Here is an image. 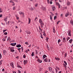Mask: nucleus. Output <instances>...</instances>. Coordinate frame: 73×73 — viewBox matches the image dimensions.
<instances>
[{
	"label": "nucleus",
	"mask_w": 73,
	"mask_h": 73,
	"mask_svg": "<svg viewBox=\"0 0 73 73\" xmlns=\"http://www.w3.org/2000/svg\"><path fill=\"white\" fill-rule=\"evenodd\" d=\"M67 5H70V2H68L67 3Z\"/></svg>",
	"instance_id": "37998d69"
},
{
	"label": "nucleus",
	"mask_w": 73,
	"mask_h": 73,
	"mask_svg": "<svg viewBox=\"0 0 73 73\" xmlns=\"http://www.w3.org/2000/svg\"><path fill=\"white\" fill-rule=\"evenodd\" d=\"M21 49H22V52H23V50H24V48L23 47H21Z\"/></svg>",
	"instance_id": "c756f323"
},
{
	"label": "nucleus",
	"mask_w": 73,
	"mask_h": 73,
	"mask_svg": "<svg viewBox=\"0 0 73 73\" xmlns=\"http://www.w3.org/2000/svg\"><path fill=\"white\" fill-rule=\"evenodd\" d=\"M13 10H16V7H14L13 8Z\"/></svg>",
	"instance_id": "4c0bfd02"
},
{
	"label": "nucleus",
	"mask_w": 73,
	"mask_h": 73,
	"mask_svg": "<svg viewBox=\"0 0 73 73\" xmlns=\"http://www.w3.org/2000/svg\"><path fill=\"white\" fill-rule=\"evenodd\" d=\"M43 35L44 36H46V34H45V33L43 34Z\"/></svg>",
	"instance_id": "4d7b16f0"
},
{
	"label": "nucleus",
	"mask_w": 73,
	"mask_h": 73,
	"mask_svg": "<svg viewBox=\"0 0 73 73\" xmlns=\"http://www.w3.org/2000/svg\"><path fill=\"white\" fill-rule=\"evenodd\" d=\"M19 14L20 15H24V13L22 12H19Z\"/></svg>",
	"instance_id": "4be33fe9"
},
{
	"label": "nucleus",
	"mask_w": 73,
	"mask_h": 73,
	"mask_svg": "<svg viewBox=\"0 0 73 73\" xmlns=\"http://www.w3.org/2000/svg\"><path fill=\"white\" fill-rule=\"evenodd\" d=\"M48 70L50 72H52V68L49 67L48 68Z\"/></svg>",
	"instance_id": "20e7f679"
},
{
	"label": "nucleus",
	"mask_w": 73,
	"mask_h": 73,
	"mask_svg": "<svg viewBox=\"0 0 73 73\" xmlns=\"http://www.w3.org/2000/svg\"><path fill=\"white\" fill-rule=\"evenodd\" d=\"M52 9L53 11H54V10H55V9H56V8H55V7H52Z\"/></svg>",
	"instance_id": "a878e982"
},
{
	"label": "nucleus",
	"mask_w": 73,
	"mask_h": 73,
	"mask_svg": "<svg viewBox=\"0 0 73 73\" xmlns=\"http://www.w3.org/2000/svg\"><path fill=\"white\" fill-rule=\"evenodd\" d=\"M39 23H42V21L41 19H39Z\"/></svg>",
	"instance_id": "aec40b11"
},
{
	"label": "nucleus",
	"mask_w": 73,
	"mask_h": 73,
	"mask_svg": "<svg viewBox=\"0 0 73 73\" xmlns=\"http://www.w3.org/2000/svg\"><path fill=\"white\" fill-rule=\"evenodd\" d=\"M50 19L51 20H52V16L51 15H50Z\"/></svg>",
	"instance_id": "393cba45"
},
{
	"label": "nucleus",
	"mask_w": 73,
	"mask_h": 73,
	"mask_svg": "<svg viewBox=\"0 0 73 73\" xmlns=\"http://www.w3.org/2000/svg\"><path fill=\"white\" fill-rule=\"evenodd\" d=\"M2 71L3 72H4V68H3L2 70Z\"/></svg>",
	"instance_id": "e2e57ef3"
},
{
	"label": "nucleus",
	"mask_w": 73,
	"mask_h": 73,
	"mask_svg": "<svg viewBox=\"0 0 73 73\" xmlns=\"http://www.w3.org/2000/svg\"><path fill=\"white\" fill-rule=\"evenodd\" d=\"M3 60H1L0 61V65H1V64H2V62Z\"/></svg>",
	"instance_id": "f704fd0d"
},
{
	"label": "nucleus",
	"mask_w": 73,
	"mask_h": 73,
	"mask_svg": "<svg viewBox=\"0 0 73 73\" xmlns=\"http://www.w3.org/2000/svg\"><path fill=\"white\" fill-rule=\"evenodd\" d=\"M68 15H69V12H68L67 13L65 14V17H68Z\"/></svg>",
	"instance_id": "423d86ee"
},
{
	"label": "nucleus",
	"mask_w": 73,
	"mask_h": 73,
	"mask_svg": "<svg viewBox=\"0 0 73 73\" xmlns=\"http://www.w3.org/2000/svg\"><path fill=\"white\" fill-rule=\"evenodd\" d=\"M67 33L69 36H72V35H71V31L70 30H68L67 31Z\"/></svg>",
	"instance_id": "f257e3e1"
},
{
	"label": "nucleus",
	"mask_w": 73,
	"mask_h": 73,
	"mask_svg": "<svg viewBox=\"0 0 73 73\" xmlns=\"http://www.w3.org/2000/svg\"><path fill=\"white\" fill-rule=\"evenodd\" d=\"M25 44H26V45H28V42H25Z\"/></svg>",
	"instance_id": "bf43d9fd"
},
{
	"label": "nucleus",
	"mask_w": 73,
	"mask_h": 73,
	"mask_svg": "<svg viewBox=\"0 0 73 73\" xmlns=\"http://www.w3.org/2000/svg\"><path fill=\"white\" fill-rule=\"evenodd\" d=\"M17 67L18 68H21V69H22V67L20 66V65H18L17 66Z\"/></svg>",
	"instance_id": "5701e85b"
},
{
	"label": "nucleus",
	"mask_w": 73,
	"mask_h": 73,
	"mask_svg": "<svg viewBox=\"0 0 73 73\" xmlns=\"http://www.w3.org/2000/svg\"><path fill=\"white\" fill-rule=\"evenodd\" d=\"M23 57L24 58H25L26 57V55L24 54L23 56Z\"/></svg>",
	"instance_id": "58836bf2"
},
{
	"label": "nucleus",
	"mask_w": 73,
	"mask_h": 73,
	"mask_svg": "<svg viewBox=\"0 0 73 73\" xmlns=\"http://www.w3.org/2000/svg\"><path fill=\"white\" fill-rule=\"evenodd\" d=\"M7 29H5V30H3V33H4V32H5V31H7Z\"/></svg>",
	"instance_id": "a19ab883"
},
{
	"label": "nucleus",
	"mask_w": 73,
	"mask_h": 73,
	"mask_svg": "<svg viewBox=\"0 0 73 73\" xmlns=\"http://www.w3.org/2000/svg\"><path fill=\"white\" fill-rule=\"evenodd\" d=\"M1 58H2V55H1V53H0V59H1Z\"/></svg>",
	"instance_id": "e433bc0d"
},
{
	"label": "nucleus",
	"mask_w": 73,
	"mask_h": 73,
	"mask_svg": "<svg viewBox=\"0 0 73 73\" xmlns=\"http://www.w3.org/2000/svg\"><path fill=\"white\" fill-rule=\"evenodd\" d=\"M10 45H12V46H15V45H16V43H11L10 44Z\"/></svg>",
	"instance_id": "0eeeda50"
},
{
	"label": "nucleus",
	"mask_w": 73,
	"mask_h": 73,
	"mask_svg": "<svg viewBox=\"0 0 73 73\" xmlns=\"http://www.w3.org/2000/svg\"><path fill=\"white\" fill-rule=\"evenodd\" d=\"M51 16H54V14H53V13L52 14H51Z\"/></svg>",
	"instance_id": "052dcab7"
},
{
	"label": "nucleus",
	"mask_w": 73,
	"mask_h": 73,
	"mask_svg": "<svg viewBox=\"0 0 73 73\" xmlns=\"http://www.w3.org/2000/svg\"><path fill=\"white\" fill-rule=\"evenodd\" d=\"M3 41H5V38H3Z\"/></svg>",
	"instance_id": "338daca9"
},
{
	"label": "nucleus",
	"mask_w": 73,
	"mask_h": 73,
	"mask_svg": "<svg viewBox=\"0 0 73 73\" xmlns=\"http://www.w3.org/2000/svg\"><path fill=\"white\" fill-rule=\"evenodd\" d=\"M70 23L72 25H73V21L71 19L70 21Z\"/></svg>",
	"instance_id": "1a4fd4ad"
},
{
	"label": "nucleus",
	"mask_w": 73,
	"mask_h": 73,
	"mask_svg": "<svg viewBox=\"0 0 73 73\" xmlns=\"http://www.w3.org/2000/svg\"><path fill=\"white\" fill-rule=\"evenodd\" d=\"M40 37L42 38H43V36H42V34H41V33H40Z\"/></svg>",
	"instance_id": "b1692460"
},
{
	"label": "nucleus",
	"mask_w": 73,
	"mask_h": 73,
	"mask_svg": "<svg viewBox=\"0 0 73 73\" xmlns=\"http://www.w3.org/2000/svg\"><path fill=\"white\" fill-rule=\"evenodd\" d=\"M69 39H70V37H68V38L67 39V41H68V40H69Z\"/></svg>",
	"instance_id": "79ce46f5"
},
{
	"label": "nucleus",
	"mask_w": 73,
	"mask_h": 73,
	"mask_svg": "<svg viewBox=\"0 0 73 73\" xmlns=\"http://www.w3.org/2000/svg\"><path fill=\"white\" fill-rule=\"evenodd\" d=\"M56 5H58V8H60V4H59L57 2H56Z\"/></svg>",
	"instance_id": "39448f33"
},
{
	"label": "nucleus",
	"mask_w": 73,
	"mask_h": 73,
	"mask_svg": "<svg viewBox=\"0 0 73 73\" xmlns=\"http://www.w3.org/2000/svg\"><path fill=\"white\" fill-rule=\"evenodd\" d=\"M40 24H41L40 25H43V26H44V24L42 23V22L40 23Z\"/></svg>",
	"instance_id": "bb28decb"
},
{
	"label": "nucleus",
	"mask_w": 73,
	"mask_h": 73,
	"mask_svg": "<svg viewBox=\"0 0 73 73\" xmlns=\"http://www.w3.org/2000/svg\"><path fill=\"white\" fill-rule=\"evenodd\" d=\"M50 4H52V1H50Z\"/></svg>",
	"instance_id": "6e6d98bb"
},
{
	"label": "nucleus",
	"mask_w": 73,
	"mask_h": 73,
	"mask_svg": "<svg viewBox=\"0 0 73 73\" xmlns=\"http://www.w3.org/2000/svg\"><path fill=\"white\" fill-rule=\"evenodd\" d=\"M46 57H47V56H46V55H45L44 54V55H43V58L44 59V58H45Z\"/></svg>",
	"instance_id": "2eb2a0df"
},
{
	"label": "nucleus",
	"mask_w": 73,
	"mask_h": 73,
	"mask_svg": "<svg viewBox=\"0 0 73 73\" xmlns=\"http://www.w3.org/2000/svg\"><path fill=\"white\" fill-rule=\"evenodd\" d=\"M62 44L61 43V44H60L59 45V46H62Z\"/></svg>",
	"instance_id": "69168bd1"
},
{
	"label": "nucleus",
	"mask_w": 73,
	"mask_h": 73,
	"mask_svg": "<svg viewBox=\"0 0 73 73\" xmlns=\"http://www.w3.org/2000/svg\"><path fill=\"white\" fill-rule=\"evenodd\" d=\"M31 55V56H32V57H33V56H34V52H32V54Z\"/></svg>",
	"instance_id": "2f4dec72"
},
{
	"label": "nucleus",
	"mask_w": 73,
	"mask_h": 73,
	"mask_svg": "<svg viewBox=\"0 0 73 73\" xmlns=\"http://www.w3.org/2000/svg\"><path fill=\"white\" fill-rule=\"evenodd\" d=\"M18 49L19 50H20L21 49V48H18Z\"/></svg>",
	"instance_id": "13d9d810"
},
{
	"label": "nucleus",
	"mask_w": 73,
	"mask_h": 73,
	"mask_svg": "<svg viewBox=\"0 0 73 73\" xmlns=\"http://www.w3.org/2000/svg\"><path fill=\"white\" fill-rule=\"evenodd\" d=\"M10 65L11 66L12 68H15V67L14 66V63H13V62H11L10 64Z\"/></svg>",
	"instance_id": "f03ea898"
},
{
	"label": "nucleus",
	"mask_w": 73,
	"mask_h": 73,
	"mask_svg": "<svg viewBox=\"0 0 73 73\" xmlns=\"http://www.w3.org/2000/svg\"><path fill=\"white\" fill-rule=\"evenodd\" d=\"M7 40H8L9 41H10V40H11V38H10V36H9V37H8Z\"/></svg>",
	"instance_id": "c85d7f7f"
},
{
	"label": "nucleus",
	"mask_w": 73,
	"mask_h": 73,
	"mask_svg": "<svg viewBox=\"0 0 73 73\" xmlns=\"http://www.w3.org/2000/svg\"><path fill=\"white\" fill-rule=\"evenodd\" d=\"M62 14L60 15V17H62Z\"/></svg>",
	"instance_id": "3c124183"
},
{
	"label": "nucleus",
	"mask_w": 73,
	"mask_h": 73,
	"mask_svg": "<svg viewBox=\"0 0 73 73\" xmlns=\"http://www.w3.org/2000/svg\"><path fill=\"white\" fill-rule=\"evenodd\" d=\"M2 16H3V15H2V14H1L0 15V17L1 18L2 17Z\"/></svg>",
	"instance_id": "603ef678"
},
{
	"label": "nucleus",
	"mask_w": 73,
	"mask_h": 73,
	"mask_svg": "<svg viewBox=\"0 0 73 73\" xmlns=\"http://www.w3.org/2000/svg\"><path fill=\"white\" fill-rule=\"evenodd\" d=\"M63 40H64L65 42H66V38H63Z\"/></svg>",
	"instance_id": "cd10ccee"
},
{
	"label": "nucleus",
	"mask_w": 73,
	"mask_h": 73,
	"mask_svg": "<svg viewBox=\"0 0 73 73\" xmlns=\"http://www.w3.org/2000/svg\"><path fill=\"white\" fill-rule=\"evenodd\" d=\"M10 3H13V5H13V6H14V5H15V3H14V2H13L12 1H10Z\"/></svg>",
	"instance_id": "f3484780"
},
{
	"label": "nucleus",
	"mask_w": 73,
	"mask_h": 73,
	"mask_svg": "<svg viewBox=\"0 0 73 73\" xmlns=\"http://www.w3.org/2000/svg\"><path fill=\"white\" fill-rule=\"evenodd\" d=\"M18 73H21V71L20 70H18Z\"/></svg>",
	"instance_id": "49530a36"
},
{
	"label": "nucleus",
	"mask_w": 73,
	"mask_h": 73,
	"mask_svg": "<svg viewBox=\"0 0 73 73\" xmlns=\"http://www.w3.org/2000/svg\"><path fill=\"white\" fill-rule=\"evenodd\" d=\"M44 62H48V58H46L44 60Z\"/></svg>",
	"instance_id": "4468645a"
},
{
	"label": "nucleus",
	"mask_w": 73,
	"mask_h": 73,
	"mask_svg": "<svg viewBox=\"0 0 73 73\" xmlns=\"http://www.w3.org/2000/svg\"><path fill=\"white\" fill-rule=\"evenodd\" d=\"M24 64L25 65L26 64H27V63H28V60H24Z\"/></svg>",
	"instance_id": "7ed1b4c3"
},
{
	"label": "nucleus",
	"mask_w": 73,
	"mask_h": 73,
	"mask_svg": "<svg viewBox=\"0 0 73 73\" xmlns=\"http://www.w3.org/2000/svg\"><path fill=\"white\" fill-rule=\"evenodd\" d=\"M7 19H8V17H6V18L4 19V20L6 22L7 21Z\"/></svg>",
	"instance_id": "ddd939ff"
},
{
	"label": "nucleus",
	"mask_w": 73,
	"mask_h": 73,
	"mask_svg": "<svg viewBox=\"0 0 73 73\" xmlns=\"http://www.w3.org/2000/svg\"><path fill=\"white\" fill-rule=\"evenodd\" d=\"M29 19V22H28V24H29L31 23V19H30L29 18H28Z\"/></svg>",
	"instance_id": "dca6fc26"
},
{
	"label": "nucleus",
	"mask_w": 73,
	"mask_h": 73,
	"mask_svg": "<svg viewBox=\"0 0 73 73\" xmlns=\"http://www.w3.org/2000/svg\"><path fill=\"white\" fill-rule=\"evenodd\" d=\"M64 63L66 65H67V63H66V62H65V61H64Z\"/></svg>",
	"instance_id": "ea45409f"
},
{
	"label": "nucleus",
	"mask_w": 73,
	"mask_h": 73,
	"mask_svg": "<svg viewBox=\"0 0 73 73\" xmlns=\"http://www.w3.org/2000/svg\"><path fill=\"white\" fill-rule=\"evenodd\" d=\"M64 66L65 68H66V65L65 64H64Z\"/></svg>",
	"instance_id": "864d4df0"
},
{
	"label": "nucleus",
	"mask_w": 73,
	"mask_h": 73,
	"mask_svg": "<svg viewBox=\"0 0 73 73\" xmlns=\"http://www.w3.org/2000/svg\"><path fill=\"white\" fill-rule=\"evenodd\" d=\"M58 42H61V40L60 39H59L58 41Z\"/></svg>",
	"instance_id": "8fccbe9b"
},
{
	"label": "nucleus",
	"mask_w": 73,
	"mask_h": 73,
	"mask_svg": "<svg viewBox=\"0 0 73 73\" xmlns=\"http://www.w3.org/2000/svg\"><path fill=\"white\" fill-rule=\"evenodd\" d=\"M50 60L49 59H48V61L47 62H50Z\"/></svg>",
	"instance_id": "5fc2aeb1"
},
{
	"label": "nucleus",
	"mask_w": 73,
	"mask_h": 73,
	"mask_svg": "<svg viewBox=\"0 0 73 73\" xmlns=\"http://www.w3.org/2000/svg\"><path fill=\"white\" fill-rule=\"evenodd\" d=\"M15 17H16L17 19V20L19 19V17L17 16V15H15Z\"/></svg>",
	"instance_id": "72a5a7b5"
},
{
	"label": "nucleus",
	"mask_w": 73,
	"mask_h": 73,
	"mask_svg": "<svg viewBox=\"0 0 73 73\" xmlns=\"http://www.w3.org/2000/svg\"><path fill=\"white\" fill-rule=\"evenodd\" d=\"M55 60H60V58H58L57 57H56L55 58Z\"/></svg>",
	"instance_id": "6ab92c4d"
},
{
	"label": "nucleus",
	"mask_w": 73,
	"mask_h": 73,
	"mask_svg": "<svg viewBox=\"0 0 73 73\" xmlns=\"http://www.w3.org/2000/svg\"><path fill=\"white\" fill-rule=\"evenodd\" d=\"M47 1L48 4H49V0H47Z\"/></svg>",
	"instance_id": "09e8293b"
},
{
	"label": "nucleus",
	"mask_w": 73,
	"mask_h": 73,
	"mask_svg": "<svg viewBox=\"0 0 73 73\" xmlns=\"http://www.w3.org/2000/svg\"><path fill=\"white\" fill-rule=\"evenodd\" d=\"M57 68L58 70H60V68H59L57 67Z\"/></svg>",
	"instance_id": "0e129e2a"
},
{
	"label": "nucleus",
	"mask_w": 73,
	"mask_h": 73,
	"mask_svg": "<svg viewBox=\"0 0 73 73\" xmlns=\"http://www.w3.org/2000/svg\"><path fill=\"white\" fill-rule=\"evenodd\" d=\"M40 26H39V30L40 31V32H41L42 31V30L40 28Z\"/></svg>",
	"instance_id": "412c9836"
},
{
	"label": "nucleus",
	"mask_w": 73,
	"mask_h": 73,
	"mask_svg": "<svg viewBox=\"0 0 73 73\" xmlns=\"http://www.w3.org/2000/svg\"><path fill=\"white\" fill-rule=\"evenodd\" d=\"M53 32L54 33H55L56 31H55V29H54V28H53Z\"/></svg>",
	"instance_id": "473e14b6"
},
{
	"label": "nucleus",
	"mask_w": 73,
	"mask_h": 73,
	"mask_svg": "<svg viewBox=\"0 0 73 73\" xmlns=\"http://www.w3.org/2000/svg\"><path fill=\"white\" fill-rule=\"evenodd\" d=\"M35 58H38V57H37V56H36Z\"/></svg>",
	"instance_id": "680f3d73"
},
{
	"label": "nucleus",
	"mask_w": 73,
	"mask_h": 73,
	"mask_svg": "<svg viewBox=\"0 0 73 73\" xmlns=\"http://www.w3.org/2000/svg\"><path fill=\"white\" fill-rule=\"evenodd\" d=\"M10 49L11 52H15V50L12 49L11 48H10Z\"/></svg>",
	"instance_id": "f8f14e48"
},
{
	"label": "nucleus",
	"mask_w": 73,
	"mask_h": 73,
	"mask_svg": "<svg viewBox=\"0 0 73 73\" xmlns=\"http://www.w3.org/2000/svg\"><path fill=\"white\" fill-rule=\"evenodd\" d=\"M3 54L4 55H5V54H6L7 53V51L6 50H3Z\"/></svg>",
	"instance_id": "6e6552de"
},
{
	"label": "nucleus",
	"mask_w": 73,
	"mask_h": 73,
	"mask_svg": "<svg viewBox=\"0 0 73 73\" xmlns=\"http://www.w3.org/2000/svg\"><path fill=\"white\" fill-rule=\"evenodd\" d=\"M52 73H54V71L52 70Z\"/></svg>",
	"instance_id": "774afa93"
},
{
	"label": "nucleus",
	"mask_w": 73,
	"mask_h": 73,
	"mask_svg": "<svg viewBox=\"0 0 73 73\" xmlns=\"http://www.w3.org/2000/svg\"><path fill=\"white\" fill-rule=\"evenodd\" d=\"M72 41H73V39H71L69 40V42L70 44H71L72 43Z\"/></svg>",
	"instance_id": "a211bd4d"
},
{
	"label": "nucleus",
	"mask_w": 73,
	"mask_h": 73,
	"mask_svg": "<svg viewBox=\"0 0 73 73\" xmlns=\"http://www.w3.org/2000/svg\"><path fill=\"white\" fill-rule=\"evenodd\" d=\"M66 56H67V54L66 53L65 54H64V56H65V57H66Z\"/></svg>",
	"instance_id": "c03bdc74"
},
{
	"label": "nucleus",
	"mask_w": 73,
	"mask_h": 73,
	"mask_svg": "<svg viewBox=\"0 0 73 73\" xmlns=\"http://www.w3.org/2000/svg\"><path fill=\"white\" fill-rule=\"evenodd\" d=\"M21 46L20 44H19L16 46V47H17V48H20V47H21Z\"/></svg>",
	"instance_id": "9b49d317"
},
{
	"label": "nucleus",
	"mask_w": 73,
	"mask_h": 73,
	"mask_svg": "<svg viewBox=\"0 0 73 73\" xmlns=\"http://www.w3.org/2000/svg\"><path fill=\"white\" fill-rule=\"evenodd\" d=\"M60 22V21H58V22H57V24H58V23Z\"/></svg>",
	"instance_id": "de8ad7c7"
},
{
	"label": "nucleus",
	"mask_w": 73,
	"mask_h": 73,
	"mask_svg": "<svg viewBox=\"0 0 73 73\" xmlns=\"http://www.w3.org/2000/svg\"><path fill=\"white\" fill-rule=\"evenodd\" d=\"M57 19V16H55L54 17V20H56V19Z\"/></svg>",
	"instance_id": "7c9ffc66"
},
{
	"label": "nucleus",
	"mask_w": 73,
	"mask_h": 73,
	"mask_svg": "<svg viewBox=\"0 0 73 73\" xmlns=\"http://www.w3.org/2000/svg\"><path fill=\"white\" fill-rule=\"evenodd\" d=\"M30 10H31V11H33V9L32 7H31L30 8Z\"/></svg>",
	"instance_id": "a18cd8bd"
},
{
	"label": "nucleus",
	"mask_w": 73,
	"mask_h": 73,
	"mask_svg": "<svg viewBox=\"0 0 73 73\" xmlns=\"http://www.w3.org/2000/svg\"><path fill=\"white\" fill-rule=\"evenodd\" d=\"M4 34L5 35H7L8 34V33H7V32H5V33H4Z\"/></svg>",
	"instance_id": "c9c22d12"
},
{
	"label": "nucleus",
	"mask_w": 73,
	"mask_h": 73,
	"mask_svg": "<svg viewBox=\"0 0 73 73\" xmlns=\"http://www.w3.org/2000/svg\"><path fill=\"white\" fill-rule=\"evenodd\" d=\"M37 61L39 63H41V62H42V60H40L39 58L38 59Z\"/></svg>",
	"instance_id": "9d476101"
}]
</instances>
